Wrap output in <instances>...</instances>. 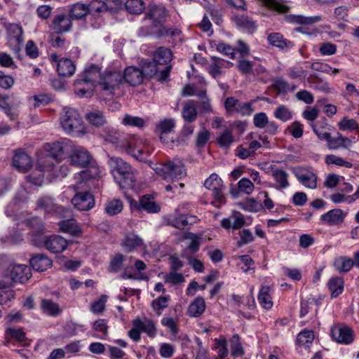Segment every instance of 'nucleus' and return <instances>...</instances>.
I'll use <instances>...</instances> for the list:
<instances>
[{
  "mask_svg": "<svg viewBox=\"0 0 359 359\" xmlns=\"http://www.w3.org/2000/svg\"><path fill=\"white\" fill-rule=\"evenodd\" d=\"M168 16V11L162 4H151L148 6L142 25L139 28L137 35L140 37L154 36L156 30L164 25Z\"/></svg>",
  "mask_w": 359,
  "mask_h": 359,
  "instance_id": "1",
  "label": "nucleus"
},
{
  "mask_svg": "<svg viewBox=\"0 0 359 359\" xmlns=\"http://www.w3.org/2000/svg\"><path fill=\"white\" fill-rule=\"evenodd\" d=\"M96 76V87L102 95L112 97L115 91L120 88L123 81V73L121 69L115 67H108L101 72L97 65H92Z\"/></svg>",
  "mask_w": 359,
  "mask_h": 359,
  "instance_id": "2",
  "label": "nucleus"
},
{
  "mask_svg": "<svg viewBox=\"0 0 359 359\" xmlns=\"http://www.w3.org/2000/svg\"><path fill=\"white\" fill-rule=\"evenodd\" d=\"M107 165L110 172L122 188L133 189L136 181L137 170L120 157L108 155Z\"/></svg>",
  "mask_w": 359,
  "mask_h": 359,
  "instance_id": "3",
  "label": "nucleus"
},
{
  "mask_svg": "<svg viewBox=\"0 0 359 359\" xmlns=\"http://www.w3.org/2000/svg\"><path fill=\"white\" fill-rule=\"evenodd\" d=\"M60 125L66 133L73 137H80L86 133L81 116L76 109L71 107L63 109Z\"/></svg>",
  "mask_w": 359,
  "mask_h": 359,
  "instance_id": "4",
  "label": "nucleus"
},
{
  "mask_svg": "<svg viewBox=\"0 0 359 359\" xmlns=\"http://www.w3.org/2000/svg\"><path fill=\"white\" fill-rule=\"evenodd\" d=\"M153 169L164 180L172 181L180 180L187 175L184 164L180 158H174L165 163L156 165Z\"/></svg>",
  "mask_w": 359,
  "mask_h": 359,
  "instance_id": "5",
  "label": "nucleus"
},
{
  "mask_svg": "<svg viewBox=\"0 0 359 359\" xmlns=\"http://www.w3.org/2000/svg\"><path fill=\"white\" fill-rule=\"evenodd\" d=\"M92 65L86 69L83 73L74 81V93L81 97H90L96 87V76Z\"/></svg>",
  "mask_w": 359,
  "mask_h": 359,
  "instance_id": "6",
  "label": "nucleus"
},
{
  "mask_svg": "<svg viewBox=\"0 0 359 359\" xmlns=\"http://www.w3.org/2000/svg\"><path fill=\"white\" fill-rule=\"evenodd\" d=\"M146 140L136 136H129L122 140L120 147L140 161H144L149 156Z\"/></svg>",
  "mask_w": 359,
  "mask_h": 359,
  "instance_id": "7",
  "label": "nucleus"
},
{
  "mask_svg": "<svg viewBox=\"0 0 359 359\" xmlns=\"http://www.w3.org/2000/svg\"><path fill=\"white\" fill-rule=\"evenodd\" d=\"M204 186L206 189L212 191L214 200L212 204L217 207L220 208L222 205L225 204L226 198L223 194L224 186L222 180L219 176L213 173L205 180Z\"/></svg>",
  "mask_w": 359,
  "mask_h": 359,
  "instance_id": "8",
  "label": "nucleus"
},
{
  "mask_svg": "<svg viewBox=\"0 0 359 359\" xmlns=\"http://www.w3.org/2000/svg\"><path fill=\"white\" fill-rule=\"evenodd\" d=\"M4 27L6 30V39L8 47L14 53H18L24 41L22 26L15 23H5Z\"/></svg>",
  "mask_w": 359,
  "mask_h": 359,
  "instance_id": "9",
  "label": "nucleus"
},
{
  "mask_svg": "<svg viewBox=\"0 0 359 359\" xmlns=\"http://www.w3.org/2000/svg\"><path fill=\"white\" fill-rule=\"evenodd\" d=\"M171 68L172 66H165L161 69V67L152 60L145 62L141 71H142L144 78L156 76L158 81L163 82L169 76Z\"/></svg>",
  "mask_w": 359,
  "mask_h": 359,
  "instance_id": "10",
  "label": "nucleus"
},
{
  "mask_svg": "<svg viewBox=\"0 0 359 359\" xmlns=\"http://www.w3.org/2000/svg\"><path fill=\"white\" fill-rule=\"evenodd\" d=\"M71 165L79 168H85L91 163L93 157L89 151L83 147H74L69 156Z\"/></svg>",
  "mask_w": 359,
  "mask_h": 359,
  "instance_id": "11",
  "label": "nucleus"
},
{
  "mask_svg": "<svg viewBox=\"0 0 359 359\" xmlns=\"http://www.w3.org/2000/svg\"><path fill=\"white\" fill-rule=\"evenodd\" d=\"M224 107L229 114L236 112L242 116H249L253 111L251 102H241L233 97L226 99Z\"/></svg>",
  "mask_w": 359,
  "mask_h": 359,
  "instance_id": "12",
  "label": "nucleus"
},
{
  "mask_svg": "<svg viewBox=\"0 0 359 359\" xmlns=\"http://www.w3.org/2000/svg\"><path fill=\"white\" fill-rule=\"evenodd\" d=\"M72 22L69 14L59 13L53 18L50 28L57 34L68 32L72 29Z\"/></svg>",
  "mask_w": 359,
  "mask_h": 359,
  "instance_id": "13",
  "label": "nucleus"
},
{
  "mask_svg": "<svg viewBox=\"0 0 359 359\" xmlns=\"http://www.w3.org/2000/svg\"><path fill=\"white\" fill-rule=\"evenodd\" d=\"M50 60L57 64V71L59 75L69 77L74 74L76 66L72 60L66 57L59 59L57 55L52 54Z\"/></svg>",
  "mask_w": 359,
  "mask_h": 359,
  "instance_id": "14",
  "label": "nucleus"
},
{
  "mask_svg": "<svg viewBox=\"0 0 359 359\" xmlns=\"http://www.w3.org/2000/svg\"><path fill=\"white\" fill-rule=\"evenodd\" d=\"M31 276V270L25 264H15L10 271V277H6L2 281L19 282L23 283Z\"/></svg>",
  "mask_w": 359,
  "mask_h": 359,
  "instance_id": "15",
  "label": "nucleus"
},
{
  "mask_svg": "<svg viewBox=\"0 0 359 359\" xmlns=\"http://www.w3.org/2000/svg\"><path fill=\"white\" fill-rule=\"evenodd\" d=\"M331 334L334 341L341 344H349L354 339L353 330L346 326L339 325L333 326L331 329Z\"/></svg>",
  "mask_w": 359,
  "mask_h": 359,
  "instance_id": "16",
  "label": "nucleus"
},
{
  "mask_svg": "<svg viewBox=\"0 0 359 359\" xmlns=\"http://www.w3.org/2000/svg\"><path fill=\"white\" fill-rule=\"evenodd\" d=\"M43 240L44 247L52 253H60L67 246V240L58 235L44 236Z\"/></svg>",
  "mask_w": 359,
  "mask_h": 359,
  "instance_id": "17",
  "label": "nucleus"
},
{
  "mask_svg": "<svg viewBox=\"0 0 359 359\" xmlns=\"http://www.w3.org/2000/svg\"><path fill=\"white\" fill-rule=\"evenodd\" d=\"M72 203L79 210H88L95 205L93 196L88 191L77 193L72 199Z\"/></svg>",
  "mask_w": 359,
  "mask_h": 359,
  "instance_id": "18",
  "label": "nucleus"
},
{
  "mask_svg": "<svg viewBox=\"0 0 359 359\" xmlns=\"http://www.w3.org/2000/svg\"><path fill=\"white\" fill-rule=\"evenodd\" d=\"M12 164L20 172H25L31 168L32 161L27 154L22 150H18L13 155Z\"/></svg>",
  "mask_w": 359,
  "mask_h": 359,
  "instance_id": "19",
  "label": "nucleus"
},
{
  "mask_svg": "<svg viewBox=\"0 0 359 359\" xmlns=\"http://www.w3.org/2000/svg\"><path fill=\"white\" fill-rule=\"evenodd\" d=\"M355 140V137H347L339 133H337L336 137H330L327 143V147L330 150H337L339 149L350 148Z\"/></svg>",
  "mask_w": 359,
  "mask_h": 359,
  "instance_id": "20",
  "label": "nucleus"
},
{
  "mask_svg": "<svg viewBox=\"0 0 359 359\" xmlns=\"http://www.w3.org/2000/svg\"><path fill=\"white\" fill-rule=\"evenodd\" d=\"M294 175L304 186L309 189H315L317 185L316 176L311 171L302 168H294Z\"/></svg>",
  "mask_w": 359,
  "mask_h": 359,
  "instance_id": "21",
  "label": "nucleus"
},
{
  "mask_svg": "<svg viewBox=\"0 0 359 359\" xmlns=\"http://www.w3.org/2000/svg\"><path fill=\"white\" fill-rule=\"evenodd\" d=\"M172 60L171 50L165 46L157 48L153 53L152 60L160 67L161 66H170L168 64Z\"/></svg>",
  "mask_w": 359,
  "mask_h": 359,
  "instance_id": "22",
  "label": "nucleus"
},
{
  "mask_svg": "<svg viewBox=\"0 0 359 359\" xmlns=\"http://www.w3.org/2000/svg\"><path fill=\"white\" fill-rule=\"evenodd\" d=\"M346 215L347 213L343 212L342 210L336 208L322 215L320 219L323 222L330 226L339 225L344 222Z\"/></svg>",
  "mask_w": 359,
  "mask_h": 359,
  "instance_id": "23",
  "label": "nucleus"
},
{
  "mask_svg": "<svg viewBox=\"0 0 359 359\" xmlns=\"http://www.w3.org/2000/svg\"><path fill=\"white\" fill-rule=\"evenodd\" d=\"M123 80L133 86H136L143 82L142 71L135 67H127L123 74Z\"/></svg>",
  "mask_w": 359,
  "mask_h": 359,
  "instance_id": "24",
  "label": "nucleus"
},
{
  "mask_svg": "<svg viewBox=\"0 0 359 359\" xmlns=\"http://www.w3.org/2000/svg\"><path fill=\"white\" fill-rule=\"evenodd\" d=\"M196 104L197 102L194 100H189L184 103L182 116L186 123H191L196 120L198 115Z\"/></svg>",
  "mask_w": 359,
  "mask_h": 359,
  "instance_id": "25",
  "label": "nucleus"
},
{
  "mask_svg": "<svg viewBox=\"0 0 359 359\" xmlns=\"http://www.w3.org/2000/svg\"><path fill=\"white\" fill-rule=\"evenodd\" d=\"M69 141L67 140L48 143L46 145L48 154L59 161L62 158L64 152L67 147Z\"/></svg>",
  "mask_w": 359,
  "mask_h": 359,
  "instance_id": "26",
  "label": "nucleus"
},
{
  "mask_svg": "<svg viewBox=\"0 0 359 359\" xmlns=\"http://www.w3.org/2000/svg\"><path fill=\"white\" fill-rule=\"evenodd\" d=\"M245 223L243 215L239 212H233L228 218H224L221 221V225L225 229L232 228L233 229H241Z\"/></svg>",
  "mask_w": 359,
  "mask_h": 359,
  "instance_id": "27",
  "label": "nucleus"
},
{
  "mask_svg": "<svg viewBox=\"0 0 359 359\" xmlns=\"http://www.w3.org/2000/svg\"><path fill=\"white\" fill-rule=\"evenodd\" d=\"M38 207L43 210L46 212L62 214L65 210L62 207L57 205L54 203L52 198L49 196H43L37 201Z\"/></svg>",
  "mask_w": 359,
  "mask_h": 359,
  "instance_id": "28",
  "label": "nucleus"
},
{
  "mask_svg": "<svg viewBox=\"0 0 359 359\" xmlns=\"http://www.w3.org/2000/svg\"><path fill=\"white\" fill-rule=\"evenodd\" d=\"M90 12L88 5L82 3H76L69 6L68 14L74 20H83Z\"/></svg>",
  "mask_w": 359,
  "mask_h": 359,
  "instance_id": "29",
  "label": "nucleus"
},
{
  "mask_svg": "<svg viewBox=\"0 0 359 359\" xmlns=\"http://www.w3.org/2000/svg\"><path fill=\"white\" fill-rule=\"evenodd\" d=\"M271 175L276 182V184L273 186L277 190H283L290 186L288 181V173L285 170L279 168L273 169Z\"/></svg>",
  "mask_w": 359,
  "mask_h": 359,
  "instance_id": "30",
  "label": "nucleus"
},
{
  "mask_svg": "<svg viewBox=\"0 0 359 359\" xmlns=\"http://www.w3.org/2000/svg\"><path fill=\"white\" fill-rule=\"evenodd\" d=\"M32 269L36 271H44L52 266V260L46 255L39 254L30 259Z\"/></svg>",
  "mask_w": 359,
  "mask_h": 359,
  "instance_id": "31",
  "label": "nucleus"
},
{
  "mask_svg": "<svg viewBox=\"0 0 359 359\" xmlns=\"http://www.w3.org/2000/svg\"><path fill=\"white\" fill-rule=\"evenodd\" d=\"M205 302L203 297H196L189 306L187 314L191 318L201 316L205 310Z\"/></svg>",
  "mask_w": 359,
  "mask_h": 359,
  "instance_id": "32",
  "label": "nucleus"
},
{
  "mask_svg": "<svg viewBox=\"0 0 359 359\" xmlns=\"http://www.w3.org/2000/svg\"><path fill=\"white\" fill-rule=\"evenodd\" d=\"M133 325H135L137 328H140L141 332H145L150 337H154L156 335V328L151 320L145 319L142 320L137 318L133 321Z\"/></svg>",
  "mask_w": 359,
  "mask_h": 359,
  "instance_id": "33",
  "label": "nucleus"
},
{
  "mask_svg": "<svg viewBox=\"0 0 359 359\" xmlns=\"http://www.w3.org/2000/svg\"><path fill=\"white\" fill-rule=\"evenodd\" d=\"M175 126V121L171 118L164 119L157 124L156 129L160 133V139L163 142H168L166 137L172 132Z\"/></svg>",
  "mask_w": 359,
  "mask_h": 359,
  "instance_id": "34",
  "label": "nucleus"
},
{
  "mask_svg": "<svg viewBox=\"0 0 359 359\" xmlns=\"http://www.w3.org/2000/svg\"><path fill=\"white\" fill-rule=\"evenodd\" d=\"M88 165L89 167L87 169L81 171L76 175V179H79L82 182L100 177V170L99 166L93 161Z\"/></svg>",
  "mask_w": 359,
  "mask_h": 359,
  "instance_id": "35",
  "label": "nucleus"
},
{
  "mask_svg": "<svg viewBox=\"0 0 359 359\" xmlns=\"http://www.w3.org/2000/svg\"><path fill=\"white\" fill-rule=\"evenodd\" d=\"M6 344H9L13 341L24 342L26 340V334L22 328L8 327L5 332Z\"/></svg>",
  "mask_w": 359,
  "mask_h": 359,
  "instance_id": "36",
  "label": "nucleus"
},
{
  "mask_svg": "<svg viewBox=\"0 0 359 359\" xmlns=\"http://www.w3.org/2000/svg\"><path fill=\"white\" fill-rule=\"evenodd\" d=\"M269 43L279 48H291L294 44L292 41L284 39L283 36L278 32L271 33L268 36Z\"/></svg>",
  "mask_w": 359,
  "mask_h": 359,
  "instance_id": "37",
  "label": "nucleus"
},
{
  "mask_svg": "<svg viewBox=\"0 0 359 359\" xmlns=\"http://www.w3.org/2000/svg\"><path fill=\"white\" fill-rule=\"evenodd\" d=\"M86 118L88 123L94 127L100 128L107 123V119L104 114L99 110H93L86 114Z\"/></svg>",
  "mask_w": 359,
  "mask_h": 359,
  "instance_id": "38",
  "label": "nucleus"
},
{
  "mask_svg": "<svg viewBox=\"0 0 359 359\" xmlns=\"http://www.w3.org/2000/svg\"><path fill=\"white\" fill-rule=\"evenodd\" d=\"M140 208L149 213H157L161 210V207L155 202L154 198L149 195L140 198Z\"/></svg>",
  "mask_w": 359,
  "mask_h": 359,
  "instance_id": "39",
  "label": "nucleus"
},
{
  "mask_svg": "<svg viewBox=\"0 0 359 359\" xmlns=\"http://www.w3.org/2000/svg\"><path fill=\"white\" fill-rule=\"evenodd\" d=\"M227 65H232V63L217 57H212V63L209 66L208 72L214 78H217L221 74L220 69L226 67Z\"/></svg>",
  "mask_w": 359,
  "mask_h": 359,
  "instance_id": "40",
  "label": "nucleus"
},
{
  "mask_svg": "<svg viewBox=\"0 0 359 359\" xmlns=\"http://www.w3.org/2000/svg\"><path fill=\"white\" fill-rule=\"evenodd\" d=\"M200 101L198 102L199 111L201 114H210L213 111L210 98L206 95V90H201L196 94Z\"/></svg>",
  "mask_w": 359,
  "mask_h": 359,
  "instance_id": "41",
  "label": "nucleus"
},
{
  "mask_svg": "<svg viewBox=\"0 0 359 359\" xmlns=\"http://www.w3.org/2000/svg\"><path fill=\"white\" fill-rule=\"evenodd\" d=\"M41 307L43 312L49 316H57L62 311L57 303L48 299L41 300Z\"/></svg>",
  "mask_w": 359,
  "mask_h": 359,
  "instance_id": "42",
  "label": "nucleus"
},
{
  "mask_svg": "<svg viewBox=\"0 0 359 359\" xmlns=\"http://www.w3.org/2000/svg\"><path fill=\"white\" fill-rule=\"evenodd\" d=\"M269 292V286H263L261 287L257 297L259 303L266 310L271 309L273 304Z\"/></svg>",
  "mask_w": 359,
  "mask_h": 359,
  "instance_id": "43",
  "label": "nucleus"
},
{
  "mask_svg": "<svg viewBox=\"0 0 359 359\" xmlns=\"http://www.w3.org/2000/svg\"><path fill=\"white\" fill-rule=\"evenodd\" d=\"M233 20L238 27H240L248 32H252L257 28L255 22L244 15H235Z\"/></svg>",
  "mask_w": 359,
  "mask_h": 359,
  "instance_id": "44",
  "label": "nucleus"
},
{
  "mask_svg": "<svg viewBox=\"0 0 359 359\" xmlns=\"http://www.w3.org/2000/svg\"><path fill=\"white\" fill-rule=\"evenodd\" d=\"M55 158L48 154L41 155L37 161V169H40V172L50 171L55 166Z\"/></svg>",
  "mask_w": 359,
  "mask_h": 359,
  "instance_id": "45",
  "label": "nucleus"
},
{
  "mask_svg": "<svg viewBox=\"0 0 359 359\" xmlns=\"http://www.w3.org/2000/svg\"><path fill=\"white\" fill-rule=\"evenodd\" d=\"M353 264V260L351 258L343 256L335 258L334 261V266L339 273H346L349 271Z\"/></svg>",
  "mask_w": 359,
  "mask_h": 359,
  "instance_id": "46",
  "label": "nucleus"
},
{
  "mask_svg": "<svg viewBox=\"0 0 359 359\" xmlns=\"http://www.w3.org/2000/svg\"><path fill=\"white\" fill-rule=\"evenodd\" d=\"M124 6L129 13L134 15H140L145 9V3L143 0H126Z\"/></svg>",
  "mask_w": 359,
  "mask_h": 359,
  "instance_id": "47",
  "label": "nucleus"
},
{
  "mask_svg": "<svg viewBox=\"0 0 359 359\" xmlns=\"http://www.w3.org/2000/svg\"><path fill=\"white\" fill-rule=\"evenodd\" d=\"M10 285L9 281L0 280V304H7L14 298V291L7 289Z\"/></svg>",
  "mask_w": 359,
  "mask_h": 359,
  "instance_id": "48",
  "label": "nucleus"
},
{
  "mask_svg": "<svg viewBox=\"0 0 359 359\" xmlns=\"http://www.w3.org/2000/svg\"><path fill=\"white\" fill-rule=\"evenodd\" d=\"M102 136L107 142L116 144L120 147V144L122 142V135L114 128L110 127L105 128L103 131Z\"/></svg>",
  "mask_w": 359,
  "mask_h": 359,
  "instance_id": "49",
  "label": "nucleus"
},
{
  "mask_svg": "<svg viewBox=\"0 0 359 359\" xmlns=\"http://www.w3.org/2000/svg\"><path fill=\"white\" fill-rule=\"evenodd\" d=\"M327 287L333 297H337L344 290V281L340 277H333L327 283Z\"/></svg>",
  "mask_w": 359,
  "mask_h": 359,
  "instance_id": "50",
  "label": "nucleus"
},
{
  "mask_svg": "<svg viewBox=\"0 0 359 359\" xmlns=\"http://www.w3.org/2000/svg\"><path fill=\"white\" fill-rule=\"evenodd\" d=\"M307 81L309 83L310 87L315 90L323 92H327L329 90L328 83L320 79L318 75L316 74H311L308 77Z\"/></svg>",
  "mask_w": 359,
  "mask_h": 359,
  "instance_id": "51",
  "label": "nucleus"
},
{
  "mask_svg": "<svg viewBox=\"0 0 359 359\" xmlns=\"http://www.w3.org/2000/svg\"><path fill=\"white\" fill-rule=\"evenodd\" d=\"M297 340L300 346L309 348L314 340V333L311 330H304L299 333Z\"/></svg>",
  "mask_w": 359,
  "mask_h": 359,
  "instance_id": "52",
  "label": "nucleus"
},
{
  "mask_svg": "<svg viewBox=\"0 0 359 359\" xmlns=\"http://www.w3.org/2000/svg\"><path fill=\"white\" fill-rule=\"evenodd\" d=\"M60 229L66 233H69L72 235H76L81 231L80 228L77 226L75 220L67 219L60 222Z\"/></svg>",
  "mask_w": 359,
  "mask_h": 359,
  "instance_id": "53",
  "label": "nucleus"
},
{
  "mask_svg": "<svg viewBox=\"0 0 359 359\" xmlns=\"http://www.w3.org/2000/svg\"><path fill=\"white\" fill-rule=\"evenodd\" d=\"M123 205L121 200L118 199H113L108 201L105 204V211L106 212L111 215H115L121 212L123 210Z\"/></svg>",
  "mask_w": 359,
  "mask_h": 359,
  "instance_id": "54",
  "label": "nucleus"
},
{
  "mask_svg": "<svg viewBox=\"0 0 359 359\" xmlns=\"http://www.w3.org/2000/svg\"><path fill=\"white\" fill-rule=\"evenodd\" d=\"M169 296H161L151 302V307L158 316H161L162 310L168 306Z\"/></svg>",
  "mask_w": 359,
  "mask_h": 359,
  "instance_id": "55",
  "label": "nucleus"
},
{
  "mask_svg": "<svg viewBox=\"0 0 359 359\" xmlns=\"http://www.w3.org/2000/svg\"><path fill=\"white\" fill-rule=\"evenodd\" d=\"M230 343L231 355L233 357H240L244 354L238 334H233L230 340Z\"/></svg>",
  "mask_w": 359,
  "mask_h": 359,
  "instance_id": "56",
  "label": "nucleus"
},
{
  "mask_svg": "<svg viewBox=\"0 0 359 359\" xmlns=\"http://www.w3.org/2000/svg\"><path fill=\"white\" fill-rule=\"evenodd\" d=\"M181 31L177 28H169L165 25L161 27L160 29L156 31L154 35L156 38H161L163 36H170L172 38L180 36Z\"/></svg>",
  "mask_w": 359,
  "mask_h": 359,
  "instance_id": "57",
  "label": "nucleus"
},
{
  "mask_svg": "<svg viewBox=\"0 0 359 359\" xmlns=\"http://www.w3.org/2000/svg\"><path fill=\"white\" fill-rule=\"evenodd\" d=\"M264 4L272 8L279 13H285L289 10L287 6H286L282 0H261Z\"/></svg>",
  "mask_w": 359,
  "mask_h": 359,
  "instance_id": "58",
  "label": "nucleus"
},
{
  "mask_svg": "<svg viewBox=\"0 0 359 359\" xmlns=\"http://www.w3.org/2000/svg\"><path fill=\"white\" fill-rule=\"evenodd\" d=\"M325 161L327 165H336L348 168H351L353 166V164L351 162L346 161L342 158L333 154L327 155L325 156Z\"/></svg>",
  "mask_w": 359,
  "mask_h": 359,
  "instance_id": "59",
  "label": "nucleus"
},
{
  "mask_svg": "<svg viewBox=\"0 0 359 359\" xmlns=\"http://www.w3.org/2000/svg\"><path fill=\"white\" fill-rule=\"evenodd\" d=\"M274 116L283 121L286 122L292 118V112L289 108L285 105L278 106L273 112Z\"/></svg>",
  "mask_w": 359,
  "mask_h": 359,
  "instance_id": "60",
  "label": "nucleus"
},
{
  "mask_svg": "<svg viewBox=\"0 0 359 359\" xmlns=\"http://www.w3.org/2000/svg\"><path fill=\"white\" fill-rule=\"evenodd\" d=\"M143 245V241L141 238L137 235H129L126 236L124 241V246L128 251H132L137 247Z\"/></svg>",
  "mask_w": 359,
  "mask_h": 359,
  "instance_id": "61",
  "label": "nucleus"
},
{
  "mask_svg": "<svg viewBox=\"0 0 359 359\" xmlns=\"http://www.w3.org/2000/svg\"><path fill=\"white\" fill-rule=\"evenodd\" d=\"M255 66V62L245 59L239 60L237 62L236 67L238 70L243 74H252V69Z\"/></svg>",
  "mask_w": 359,
  "mask_h": 359,
  "instance_id": "62",
  "label": "nucleus"
},
{
  "mask_svg": "<svg viewBox=\"0 0 359 359\" xmlns=\"http://www.w3.org/2000/svg\"><path fill=\"white\" fill-rule=\"evenodd\" d=\"M338 127L341 130H354L359 128V125L355 119L344 117L338 123Z\"/></svg>",
  "mask_w": 359,
  "mask_h": 359,
  "instance_id": "63",
  "label": "nucleus"
},
{
  "mask_svg": "<svg viewBox=\"0 0 359 359\" xmlns=\"http://www.w3.org/2000/svg\"><path fill=\"white\" fill-rule=\"evenodd\" d=\"M122 123L125 126L142 128L145 124V121L142 118L127 114L123 118Z\"/></svg>",
  "mask_w": 359,
  "mask_h": 359,
  "instance_id": "64",
  "label": "nucleus"
}]
</instances>
